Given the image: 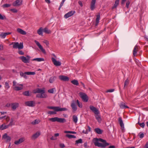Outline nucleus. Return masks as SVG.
<instances>
[{
	"label": "nucleus",
	"mask_w": 148,
	"mask_h": 148,
	"mask_svg": "<svg viewBox=\"0 0 148 148\" xmlns=\"http://www.w3.org/2000/svg\"><path fill=\"white\" fill-rule=\"evenodd\" d=\"M93 141L95 146L101 148H105L110 145L106 142V140L101 138H95L93 139Z\"/></svg>",
	"instance_id": "f257e3e1"
},
{
	"label": "nucleus",
	"mask_w": 148,
	"mask_h": 148,
	"mask_svg": "<svg viewBox=\"0 0 148 148\" xmlns=\"http://www.w3.org/2000/svg\"><path fill=\"white\" fill-rule=\"evenodd\" d=\"M90 108L95 114V116L96 119L99 122H101V119L100 115H99V112L98 110L95 107L90 106Z\"/></svg>",
	"instance_id": "f03ea898"
},
{
	"label": "nucleus",
	"mask_w": 148,
	"mask_h": 148,
	"mask_svg": "<svg viewBox=\"0 0 148 148\" xmlns=\"http://www.w3.org/2000/svg\"><path fill=\"white\" fill-rule=\"evenodd\" d=\"M47 108L49 109H53L55 111L57 112L65 111L68 110L67 108H61L59 106H48Z\"/></svg>",
	"instance_id": "7ed1b4c3"
},
{
	"label": "nucleus",
	"mask_w": 148,
	"mask_h": 148,
	"mask_svg": "<svg viewBox=\"0 0 148 148\" xmlns=\"http://www.w3.org/2000/svg\"><path fill=\"white\" fill-rule=\"evenodd\" d=\"M49 121H51L52 122L57 121L60 123H64L66 122V119L64 118H59L58 117H55L49 118Z\"/></svg>",
	"instance_id": "20e7f679"
},
{
	"label": "nucleus",
	"mask_w": 148,
	"mask_h": 148,
	"mask_svg": "<svg viewBox=\"0 0 148 148\" xmlns=\"http://www.w3.org/2000/svg\"><path fill=\"white\" fill-rule=\"evenodd\" d=\"M23 47V44L22 42H20L19 44L18 42H14L13 48H18L19 49H22Z\"/></svg>",
	"instance_id": "39448f33"
},
{
	"label": "nucleus",
	"mask_w": 148,
	"mask_h": 148,
	"mask_svg": "<svg viewBox=\"0 0 148 148\" xmlns=\"http://www.w3.org/2000/svg\"><path fill=\"white\" fill-rule=\"evenodd\" d=\"M79 96L84 102H87L88 100V97L85 93H79Z\"/></svg>",
	"instance_id": "423d86ee"
},
{
	"label": "nucleus",
	"mask_w": 148,
	"mask_h": 148,
	"mask_svg": "<svg viewBox=\"0 0 148 148\" xmlns=\"http://www.w3.org/2000/svg\"><path fill=\"white\" fill-rule=\"evenodd\" d=\"M25 104L26 106L33 107L35 105V102L34 101H30L26 102Z\"/></svg>",
	"instance_id": "0eeeda50"
},
{
	"label": "nucleus",
	"mask_w": 148,
	"mask_h": 148,
	"mask_svg": "<svg viewBox=\"0 0 148 148\" xmlns=\"http://www.w3.org/2000/svg\"><path fill=\"white\" fill-rule=\"evenodd\" d=\"M75 13V12L74 11H71L66 14L64 15V17L65 18H67L73 15Z\"/></svg>",
	"instance_id": "6e6552de"
},
{
	"label": "nucleus",
	"mask_w": 148,
	"mask_h": 148,
	"mask_svg": "<svg viewBox=\"0 0 148 148\" xmlns=\"http://www.w3.org/2000/svg\"><path fill=\"white\" fill-rule=\"evenodd\" d=\"M51 60L54 65L56 66H60L61 64L60 62L57 61L56 60L53 58H51Z\"/></svg>",
	"instance_id": "1a4fd4ad"
},
{
	"label": "nucleus",
	"mask_w": 148,
	"mask_h": 148,
	"mask_svg": "<svg viewBox=\"0 0 148 148\" xmlns=\"http://www.w3.org/2000/svg\"><path fill=\"white\" fill-rule=\"evenodd\" d=\"M13 88L16 90H19L23 89V85L22 84H17V86L14 87Z\"/></svg>",
	"instance_id": "9d476101"
},
{
	"label": "nucleus",
	"mask_w": 148,
	"mask_h": 148,
	"mask_svg": "<svg viewBox=\"0 0 148 148\" xmlns=\"http://www.w3.org/2000/svg\"><path fill=\"white\" fill-rule=\"evenodd\" d=\"M22 0H16L12 4L14 6H19L22 4Z\"/></svg>",
	"instance_id": "9b49d317"
},
{
	"label": "nucleus",
	"mask_w": 148,
	"mask_h": 148,
	"mask_svg": "<svg viewBox=\"0 0 148 148\" xmlns=\"http://www.w3.org/2000/svg\"><path fill=\"white\" fill-rule=\"evenodd\" d=\"M34 42L36 45L38 46L41 51L44 53H45V50L42 47L38 41L35 40Z\"/></svg>",
	"instance_id": "f8f14e48"
},
{
	"label": "nucleus",
	"mask_w": 148,
	"mask_h": 148,
	"mask_svg": "<svg viewBox=\"0 0 148 148\" xmlns=\"http://www.w3.org/2000/svg\"><path fill=\"white\" fill-rule=\"evenodd\" d=\"M75 102L74 101H73L71 104V107L74 111H75L77 110V107L75 104Z\"/></svg>",
	"instance_id": "ddd939ff"
},
{
	"label": "nucleus",
	"mask_w": 148,
	"mask_h": 148,
	"mask_svg": "<svg viewBox=\"0 0 148 148\" xmlns=\"http://www.w3.org/2000/svg\"><path fill=\"white\" fill-rule=\"evenodd\" d=\"M19 58L22 61L25 63H28L29 62V58H27L26 57L24 56H21Z\"/></svg>",
	"instance_id": "4468645a"
},
{
	"label": "nucleus",
	"mask_w": 148,
	"mask_h": 148,
	"mask_svg": "<svg viewBox=\"0 0 148 148\" xmlns=\"http://www.w3.org/2000/svg\"><path fill=\"white\" fill-rule=\"evenodd\" d=\"M59 78L61 80L64 81H67L69 80L68 77L64 75H60L59 76Z\"/></svg>",
	"instance_id": "2eb2a0df"
},
{
	"label": "nucleus",
	"mask_w": 148,
	"mask_h": 148,
	"mask_svg": "<svg viewBox=\"0 0 148 148\" xmlns=\"http://www.w3.org/2000/svg\"><path fill=\"white\" fill-rule=\"evenodd\" d=\"M96 0H92L90 4V8L92 10H93L95 8V4Z\"/></svg>",
	"instance_id": "dca6fc26"
},
{
	"label": "nucleus",
	"mask_w": 148,
	"mask_h": 148,
	"mask_svg": "<svg viewBox=\"0 0 148 148\" xmlns=\"http://www.w3.org/2000/svg\"><path fill=\"white\" fill-rule=\"evenodd\" d=\"M36 96L39 98H43L46 97L47 95L46 93H38L36 95Z\"/></svg>",
	"instance_id": "f3484780"
},
{
	"label": "nucleus",
	"mask_w": 148,
	"mask_h": 148,
	"mask_svg": "<svg viewBox=\"0 0 148 148\" xmlns=\"http://www.w3.org/2000/svg\"><path fill=\"white\" fill-rule=\"evenodd\" d=\"M24 140V138H21L19 139L18 140L15 141L14 143L16 145H18L23 142Z\"/></svg>",
	"instance_id": "a211bd4d"
},
{
	"label": "nucleus",
	"mask_w": 148,
	"mask_h": 148,
	"mask_svg": "<svg viewBox=\"0 0 148 148\" xmlns=\"http://www.w3.org/2000/svg\"><path fill=\"white\" fill-rule=\"evenodd\" d=\"M12 109L15 110L19 106V103H11Z\"/></svg>",
	"instance_id": "6ab92c4d"
},
{
	"label": "nucleus",
	"mask_w": 148,
	"mask_h": 148,
	"mask_svg": "<svg viewBox=\"0 0 148 148\" xmlns=\"http://www.w3.org/2000/svg\"><path fill=\"white\" fill-rule=\"evenodd\" d=\"M40 132H38L32 136L31 138L32 139H35L40 135Z\"/></svg>",
	"instance_id": "aec40b11"
},
{
	"label": "nucleus",
	"mask_w": 148,
	"mask_h": 148,
	"mask_svg": "<svg viewBox=\"0 0 148 148\" xmlns=\"http://www.w3.org/2000/svg\"><path fill=\"white\" fill-rule=\"evenodd\" d=\"M17 31L19 33L22 35H25L26 34V33L25 31L20 28L17 29Z\"/></svg>",
	"instance_id": "412c9836"
},
{
	"label": "nucleus",
	"mask_w": 148,
	"mask_h": 148,
	"mask_svg": "<svg viewBox=\"0 0 148 148\" xmlns=\"http://www.w3.org/2000/svg\"><path fill=\"white\" fill-rule=\"evenodd\" d=\"M120 108L122 109H124L125 108H129V107L125 105V103L123 102H121L119 104Z\"/></svg>",
	"instance_id": "4be33fe9"
},
{
	"label": "nucleus",
	"mask_w": 148,
	"mask_h": 148,
	"mask_svg": "<svg viewBox=\"0 0 148 148\" xmlns=\"http://www.w3.org/2000/svg\"><path fill=\"white\" fill-rule=\"evenodd\" d=\"M94 131L99 134H101L103 132L102 130L98 128H95L94 129Z\"/></svg>",
	"instance_id": "5701e85b"
},
{
	"label": "nucleus",
	"mask_w": 148,
	"mask_h": 148,
	"mask_svg": "<svg viewBox=\"0 0 148 148\" xmlns=\"http://www.w3.org/2000/svg\"><path fill=\"white\" fill-rule=\"evenodd\" d=\"M118 121L119 122L120 125L121 127L123 128H124V125L123 123V120L121 117H119L118 119Z\"/></svg>",
	"instance_id": "b1692460"
},
{
	"label": "nucleus",
	"mask_w": 148,
	"mask_h": 148,
	"mask_svg": "<svg viewBox=\"0 0 148 148\" xmlns=\"http://www.w3.org/2000/svg\"><path fill=\"white\" fill-rule=\"evenodd\" d=\"M33 92H45V89L43 88L41 89L38 88L34 90Z\"/></svg>",
	"instance_id": "393cba45"
},
{
	"label": "nucleus",
	"mask_w": 148,
	"mask_h": 148,
	"mask_svg": "<svg viewBox=\"0 0 148 148\" xmlns=\"http://www.w3.org/2000/svg\"><path fill=\"white\" fill-rule=\"evenodd\" d=\"M138 46L136 45L134 48L133 50V55L134 56H135L136 55L137 52L138 50Z\"/></svg>",
	"instance_id": "a878e982"
},
{
	"label": "nucleus",
	"mask_w": 148,
	"mask_h": 148,
	"mask_svg": "<svg viewBox=\"0 0 148 148\" xmlns=\"http://www.w3.org/2000/svg\"><path fill=\"white\" fill-rule=\"evenodd\" d=\"M43 32L47 34H50L51 33V31L49 29L45 27L43 29Z\"/></svg>",
	"instance_id": "bb28decb"
},
{
	"label": "nucleus",
	"mask_w": 148,
	"mask_h": 148,
	"mask_svg": "<svg viewBox=\"0 0 148 148\" xmlns=\"http://www.w3.org/2000/svg\"><path fill=\"white\" fill-rule=\"evenodd\" d=\"M8 126L5 125L4 124H3L1 125H0V130H3L5 129L8 128Z\"/></svg>",
	"instance_id": "cd10ccee"
},
{
	"label": "nucleus",
	"mask_w": 148,
	"mask_h": 148,
	"mask_svg": "<svg viewBox=\"0 0 148 148\" xmlns=\"http://www.w3.org/2000/svg\"><path fill=\"white\" fill-rule=\"evenodd\" d=\"M42 32H43V29L42 27H40L37 31V33L40 35H42Z\"/></svg>",
	"instance_id": "c85d7f7f"
},
{
	"label": "nucleus",
	"mask_w": 148,
	"mask_h": 148,
	"mask_svg": "<svg viewBox=\"0 0 148 148\" xmlns=\"http://www.w3.org/2000/svg\"><path fill=\"white\" fill-rule=\"evenodd\" d=\"M129 84V80L128 79H126L124 83V88H126L128 84Z\"/></svg>",
	"instance_id": "c756f323"
},
{
	"label": "nucleus",
	"mask_w": 148,
	"mask_h": 148,
	"mask_svg": "<svg viewBox=\"0 0 148 148\" xmlns=\"http://www.w3.org/2000/svg\"><path fill=\"white\" fill-rule=\"evenodd\" d=\"M32 60L33 61H36L37 62H41L42 61H44V59L42 58H34Z\"/></svg>",
	"instance_id": "7c9ffc66"
},
{
	"label": "nucleus",
	"mask_w": 148,
	"mask_h": 148,
	"mask_svg": "<svg viewBox=\"0 0 148 148\" xmlns=\"http://www.w3.org/2000/svg\"><path fill=\"white\" fill-rule=\"evenodd\" d=\"M40 121L38 119H35L34 121L31 122V124L32 125H36L38 124Z\"/></svg>",
	"instance_id": "2f4dec72"
},
{
	"label": "nucleus",
	"mask_w": 148,
	"mask_h": 148,
	"mask_svg": "<svg viewBox=\"0 0 148 148\" xmlns=\"http://www.w3.org/2000/svg\"><path fill=\"white\" fill-rule=\"evenodd\" d=\"M76 102L79 107L81 108L82 107V103L80 102L78 100H77Z\"/></svg>",
	"instance_id": "473e14b6"
},
{
	"label": "nucleus",
	"mask_w": 148,
	"mask_h": 148,
	"mask_svg": "<svg viewBox=\"0 0 148 148\" xmlns=\"http://www.w3.org/2000/svg\"><path fill=\"white\" fill-rule=\"evenodd\" d=\"M77 116L75 115H74L73 116V121L75 123H77Z\"/></svg>",
	"instance_id": "72a5a7b5"
},
{
	"label": "nucleus",
	"mask_w": 148,
	"mask_h": 148,
	"mask_svg": "<svg viewBox=\"0 0 148 148\" xmlns=\"http://www.w3.org/2000/svg\"><path fill=\"white\" fill-rule=\"evenodd\" d=\"M100 14H99L97 15V18L96 19V25H97L98 24L99 22V20L100 19Z\"/></svg>",
	"instance_id": "f704fd0d"
},
{
	"label": "nucleus",
	"mask_w": 148,
	"mask_h": 148,
	"mask_svg": "<svg viewBox=\"0 0 148 148\" xmlns=\"http://www.w3.org/2000/svg\"><path fill=\"white\" fill-rule=\"evenodd\" d=\"M71 82L73 84L77 86L79 84L77 80L75 79H74L71 81Z\"/></svg>",
	"instance_id": "c9c22d12"
},
{
	"label": "nucleus",
	"mask_w": 148,
	"mask_h": 148,
	"mask_svg": "<svg viewBox=\"0 0 148 148\" xmlns=\"http://www.w3.org/2000/svg\"><path fill=\"white\" fill-rule=\"evenodd\" d=\"M56 78L55 76L52 77H51L49 79V82L50 83H52L53 82L54 79Z\"/></svg>",
	"instance_id": "e433bc0d"
},
{
	"label": "nucleus",
	"mask_w": 148,
	"mask_h": 148,
	"mask_svg": "<svg viewBox=\"0 0 148 148\" xmlns=\"http://www.w3.org/2000/svg\"><path fill=\"white\" fill-rule=\"evenodd\" d=\"M6 36L5 33V32H2L0 34V37L1 38H5Z\"/></svg>",
	"instance_id": "4c0bfd02"
},
{
	"label": "nucleus",
	"mask_w": 148,
	"mask_h": 148,
	"mask_svg": "<svg viewBox=\"0 0 148 148\" xmlns=\"http://www.w3.org/2000/svg\"><path fill=\"white\" fill-rule=\"evenodd\" d=\"M25 74L27 75H34L35 74V72H25Z\"/></svg>",
	"instance_id": "58836bf2"
},
{
	"label": "nucleus",
	"mask_w": 148,
	"mask_h": 148,
	"mask_svg": "<svg viewBox=\"0 0 148 148\" xmlns=\"http://www.w3.org/2000/svg\"><path fill=\"white\" fill-rule=\"evenodd\" d=\"M66 136L69 138H76L75 136L71 134H67Z\"/></svg>",
	"instance_id": "ea45409f"
},
{
	"label": "nucleus",
	"mask_w": 148,
	"mask_h": 148,
	"mask_svg": "<svg viewBox=\"0 0 148 148\" xmlns=\"http://www.w3.org/2000/svg\"><path fill=\"white\" fill-rule=\"evenodd\" d=\"M119 4V2L115 1V4H114V6H113L112 7V9H114L116 8L117 6Z\"/></svg>",
	"instance_id": "a19ab883"
},
{
	"label": "nucleus",
	"mask_w": 148,
	"mask_h": 148,
	"mask_svg": "<svg viewBox=\"0 0 148 148\" xmlns=\"http://www.w3.org/2000/svg\"><path fill=\"white\" fill-rule=\"evenodd\" d=\"M11 6V4H5L3 5L2 6L3 8L10 7Z\"/></svg>",
	"instance_id": "79ce46f5"
},
{
	"label": "nucleus",
	"mask_w": 148,
	"mask_h": 148,
	"mask_svg": "<svg viewBox=\"0 0 148 148\" xmlns=\"http://www.w3.org/2000/svg\"><path fill=\"white\" fill-rule=\"evenodd\" d=\"M82 143V139H79L78 140L75 141V144L76 145L79 143Z\"/></svg>",
	"instance_id": "37998d69"
},
{
	"label": "nucleus",
	"mask_w": 148,
	"mask_h": 148,
	"mask_svg": "<svg viewBox=\"0 0 148 148\" xmlns=\"http://www.w3.org/2000/svg\"><path fill=\"white\" fill-rule=\"evenodd\" d=\"M65 0H62V2L60 4V5L58 8L59 10H60V9L63 6L64 3V2L65 1Z\"/></svg>",
	"instance_id": "c03bdc74"
},
{
	"label": "nucleus",
	"mask_w": 148,
	"mask_h": 148,
	"mask_svg": "<svg viewBox=\"0 0 148 148\" xmlns=\"http://www.w3.org/2000/svg\"><path fill=\"white\" fill-rule=\"evenodd\" d=\"M56 111H49L47 113L48 114H50V115L54 114H56Z\"/></svg>",
	"instance_id": "a18cd8bd"
},
{
	"label": "nucleus",
	"mask_w": 148,
	"mask_h": 148,
	"mask_svg": "<svg viewBox=\"0 0 148 148\" xmlns=\"http://www.w3.org/2000/svg\"><path fill=\"white\" fill-rule=\"evenodd\" d=\"M56 92V89L55 88H53L48 90V92Z\"/></svg>",
	"instance_id": "49530a36"
},
{
	"label": "nucleus",
	"mask_w": 148,
	"mask_h": 148,
	"mask_svg": "<svg viewBox=\"0 0 148 148\" xmlns=\"http://www.w3.org/2000/svg\"><path fill=\"white\" fill-rule=\"evenodd\" d=\"M13 121H14V120H13V119L11 118V119L10 122V123L8 125H8V127L9 126H12V125Z\"/></svg>",
	"instance_id": "de8ad7c7"
},
{
	"label": "nucleus",
	"mask_w": 148,
	"mask_h": 148,
	"mask_svg": "<svg viewBox=\"0 0 148 148\" xmlns=\"http://www.w3.org/2000/svg\"><path fill=\"white\" fill-rule=\"evenodd\" d=\"M64 132L65 133H70L73 134H75L76 133L74 132L70 131H65Z\"/></svg>",
	"instance_id": "09e8293b"
},
{
	"label": "nucleus",
	"mask_w": 148,
	"mask_h": 148,
	"mask_svg": "<svg viewBox=\"0 0 148 148\" xmlns=\"http://www.w3.org/2000/svg\"><path fill=\"white\" fill-rule=\"evenodd\" d=\"M139 125L141 127H142L143 128H144V126H145V124L144 123H139V122H138V123Z\"/></svg>",
	"instance_id": "8fccbe9b"
},
{
	"label": "nucleus",
	"mask_w": 148,
	"mask_h": 148,
	"mask_svg": "<svg viewBox=\"0 0 148 148\" xmlns=\"http://www.w3.org/2000/svg\"><path fill=\"white\" fill-rule=\"evenodd\" d=\"M114 89H111L107 90L106 91V92H114Z\"/></svg>",
	"instance_id": "3c124183"
},
{
	"label": "nucleus",
	"mask_w": 148,
	"mask_h": 148,
	"mask_svg": "<svg viewBox=\"0 0 148 148\" xmlns=\"http://www.w3.org/2000/svg\"><path fill=\"white\" fill-rule=\"evenodd\" d=\"M5 88L8 89L9 88L10 86H9V83L7 82H6L5 83Z\"/></svg>",
	"instance_id": "603ef678"
},
{
	"label": "nucleus",
	"mask_w": 148,
	"mask_h": 148,
	"mask_svg": "<svg viewBox=\"0 0 148 148\" xmlns=\"http://www.w3.org/2000/svg\"><path fill=\"white\" fill-rule=\"evenodd\" d=\"M6 17L4 15L2 16L0 13V19L1 20H3L4 19H5Z\"/></svg>",
	"instance_id": "864d4df0"
},
{
	"label": "nucleus",
	"mask_w": 148,
	"mask_h": 148,
	"mask_svg": "<svg viewBox=\"0 0 148 148\" xmlns=\"http://www.w3.org/2000/svg\"><path fill=\"white\" fill-rule=\"evenodd\" d=\"M8 136L7 135V134L6 133H5L4 134L3 136V137H2V138H3L4 139H6V138H7V137H8Z\"/></svg>",
	"instance_id": "5fc2aeb1"
},
{
	"label": "nucleus",
	"mask_w": 148,
	"mask_h": 148,
	"mask_svg": "<svg viewBox=\"0 0 148 148\" xmlns=\"http://www.w3.org/2000/svg\"><path fill=\"white\" fill-rule=\"evenodd\" d=\"M140 133L139 134V136L140 138H142L144 137V134L143 133L141 134Z\"/></svg>",
	"instance_id": "6e6d98bb"
},
{
	"label": "nucleus",
	"mask_w": 148,
	"mask_h": 148,
	"mask_svg": "<svg viewBox=\"0 0 148 148\" xmlns=\"http://www.w3.org/2000/svg\"><path fill=\"white\" fill-rule=\"evenodd\" d=\"M10 10L14 13H16L17 12V10L16 9H12Z\"/></svg>",
	"instance_id": "4d7b16f0"
},
{
	"label": "nucleus",
	"mask_w": 148,
	"mask_h": 148,
	"mask_svg": "<svg viewBox=\"0 0 148 148\" xmlns=\"http://www.w3.org/2000/svg\"><path fill=\"white\" fill-rule=\"evenodd\" d=\"M31 93H23V95L26 96H30L31 95Z\"/></svg>",
	"instance_id": "13d9d810"
},
{
	"label": "nucleus",
	"mask_w": 148,
	"mask_h": 148,
	"mask_svg": "<svg viewBox=\"0 0 148 148\" xmlns=\"http://www.w3.org/2000/svg\"><path fill=\"white\" fill-rule=\"evenodd\" d=\"M130 2L129 1H127L126 3V7L127 8H129Z\"/></svg>",
	"instance_id": "bf43d9fd"
},
{
	"label": "nucleus",
	"mask_w": 148,
	"mask_h": 148,
	"mask_svg": "<svg viewBox=\"0 0 148 148\" xmlns=\"http://www.w3.org/2000/svg\"><path fill=\"white\" fill-rule=\"evenodd\" d=\"M18 53L19 54L21 55H23L24 54V53L21 50L19 51Z\"/></svg>",
	"instance_id": "052dcab7"
},
{
	"label": "nucleus",
	"mask_w": 148,
	"mask_h": 148,
	"mask_svg": "<svg viewBox=\"0 0 148 148\" xmlns=\"http://www.w3.org/2000/svg\"><path fill=\"white\" fill-rule=\"evenodd\" d=\"M43 42L45 43L46 45L47 46V45H49V41L47 40H44Z\"/></svg>",
	"instance_id": "680f3d73"
},
{
	"label": "nucleus",
	"mask_w": 148,
	"mask_h": 148,
	"mask_svg": "<svg viewBox=\"0 0 148 148\" xmlns=\"http://www.w3.org/2000/svg\"><path fill=\"white\" fill-rule=\"evenodd\" d=\"M59 145L60 147L61 148H64L65 147L64 144L63 143H60Z\"/></svg>",
	"instance_id": "e2e57ef3"
},
{
	"label": "nucleus",
	"mask_w": 148,
	"mask_h": 148,
	"mask_svg": "<svg viewBox=\"0 0 148 148\" xmlns=\"http://www.w3.org/2000/svg\"><path fill=\"white\" fill-rule=\"evenodd\" d=\"M11 137L9 136H8L7 138L5 139L7 141H9L11 140Z\"/></svg>",
	"instance_id": "0e129e2a"
},
{
	"label": "nucleus",
	"mask_w": 148,
	"mask_h": 148,
	"mask_svg": "<svg viewBox=\"0 0 148 148\" xmlns=\"http://www.w3.org/2000/svg\"><path fill=\"white\" fill-rule=\"evenodd\" d=\"M13 86L14 87L17 86L16 82L15 81H14L13 82Z\"/></svg>",
	"instance_id": "69168bd1"
},
{
	"label": "nucleus",
	"mask_w": 148,
	"mask_h": 148,
	"mask_svg": "<svg viewBox=\"0 0 148 148\" xmlns=\"http://www.w3.org/2000/svg\"><path fill=\"white\" fill-rule=\"evenodd\" d=\"M20 75L21 76V77H23V76H24V75H25V72L24 73H23V72H21L20 73Z\"/></svg>",
	"instance_id": "338daca9"
},
{
	"label": "nucleus",
	"mask_w": 148,
	"mask_h": 148,
	"mask_svg": "<svg viewBox=\"0 0 148 148\" xmlns=\"http://www.w3.org/2000/svg\"><path fill=\"white\" fill-rule=\"evenodd\" d=\"M144 148H148V142L146 143Z\"/></svg>",
	"instance_id": "774afa93"
}]
</instances>
